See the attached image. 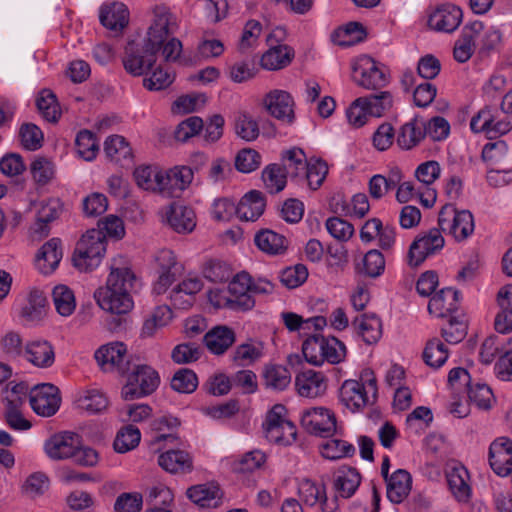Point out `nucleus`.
Masks as SVG:
<instances>
[{
    "label": "nucleus",
    "instance_id": "obj_2",
    "mask_svg": "<svg viewBox=\"0 0 512 512\" xmlns=\"http://www.w3.org/2000/svg\"><path fill=\"white\" fill-rule=\"evenodd\" d=\"M133 179L141 190L166 197H179L191 183L193 172L187 166H176L167 171L154 164H140L133 171Z\"/></svg>",
    "mask_w": 512,
    "mask_h": 512
},
{
    "label": "nucleus",
    "instance_id": "obj_1",
    "mask_svg": "<svg viewBox=\"0 0 512 512\" xmlns=\"http://www.w3.org/2000/svg\"><path fill=\"white\" fill-rule=\"evenodd\" d=\"M154 15L143 44L129 41L125 46L122 63L132 76H141L155 65L157 53L170 34L171 13L165 7H157Z\"/></svg>",
    "mask_w": 512,
    "mask_h": 512
},
{
    "label": "nucleus",
    "instance_id": "obj_37",
    "mask_svg": "<svg viewBox=\"0 0 512 512\" xmlns=\"http://www.w3.org/2000/svg\"><path fill=\"white\" fill-rule=\"evenodd\" d=\"M353 326L357 329L358 334L367 344L378 342L382 335L381 321L374 315H362L356 317Z\"/></svg>",
    "mask_w": 512,
    "mask_h": 512
},
{
    "label": "nucleus",
    "instance_id": "obj_5",
    "mask_svg": "<svg viewBox=\"0 0 512 512\" xmlns=\"http://www.w3.org/2000/svg\"><path fill=\"white\" fill-rule=\"evenodd\" d=\"M438 226L460 242L473 233L474 218L469 210H458L453 204H446L439 211Z\"/></svg>",
    "mask_w": 512,
    "mask_h": 512
},
{
    "label": "nucleus",
    "instance_id": "obj_32",
    "mask_svg": "<svg viewBox=\"0 0 512 512\" xmlns=\"http://www.w3.org/2000/svg\"><path fill=\"white\" fill-rule=\"evenodd\" d=\"M100 22L110 30L123 29L128 23V10L123 3L104 5L100 10Z\"/></svg>",
    "mask_w": 512,
    "mask_h": 512
},
{
    "label": "nucleus",
    "instance_id": "obj_6",
    "mask_svg": "<svg viewBox=\"0 0 512 512\" xmlns=\"http://www.w3.org/2000/svg\"><path fill=\"white\" fill-rule=\"evenodd\" d=\"M286 408L277 404L267 413L263 423L266 439L277 445L288 446L296 441L297 429L286 419Z\"/></svg>",
    "mask_w": 512,
    "mask_h": 512
},
{
    "label": "nucleus",
    "instance_id": "obj_40",
    "mask_svg": "<svg viewBox=\"0 0 512 512\" xmlns=\"http://www.w3.org/2000/svg\"><path fill=\"white\" fill-rule=\"evenodd\" d=\"M47 298L45 293L37 288L30 290L27 296V303L21 310V315L28 320H39L45 314Z\"/></svg>",
    "mask_w": 512,
    "mask_h": 512
},
{
    "label": "nucleus",
    "instance_id": "obj_15",
    "mask_svg": "<svg viewBox=\"0 0 512 512\" xmlns=\"http://www.w3.org/2000/svg\"><path fill=\"white\" fill-rule=\"evenodd\" d=\"M80 435L65 431L54 434L44 444L46 454L53 460L72 458L80 446Z\"/></svg>",
    "mask_w": 512,
    "mask_h": 512
},
{
    "label": "nucleus",
    "instance_id": "obj_11",
    "mask_svg": "<svg viewBox=\"0 0 512 512\" xmlns=\"http://www.w3.org/2000/svg\"><path fill=\"white\" fill-rule=\"evenodd\" d=\"M301 425L312 435L329 437L336 431V418L330 410L314 407L303 411Z\"/></svg>",
    "mask_w": 512,
    "mask_h": 512
},
{
    "label": "nucleus",
    "instance_id": "obj_22",
    "mask_svg": "<svg viewBox=\"0 0 512 512\" xmlns=\"http://www.w3.org/2000/svg\"><path fill=\"white\" fill-rule=\"evenodd\" d=\"M459 291L453 288H443L437 292L428 303V311L436 317H447L459 308Z\"/></svg>",
    "mask_w": 512,
    "mask_h": 512
},
{
    "label": "nucleus",
    "instance_id": "obj_17",
    "mask_svg": "<svg viewBox=\"0 0 512 512\" xmlns=\"http://www.w3.org/2000/svg\"><path fill=\"white\" fill-rule=\"evenodd\" d=\"M489 464L499 476L512 472V441L506 437L494 440L489 447Z\"/></svg>",
    "mask_w": 512,
    "mask_h": 512
},
{
    "label": "nucleus",
    "instance_id": "obj_55",
    "mask_svg": "<svg viewBox=\"0 0 512 512\" xmlns=\"http://www.w3.org/2000/svg\"><path fill=\"white\" fill-rule=\"evenodd\" d=\"M297 167L301 166L306 170V179L310 188L318 189L328 173L327 162H296Z\"/></svg>",
    "mask_w": 512,
    "mask_h": 512
},
{
    "label": "nucleus",
    "instance_id": "obj_63",
    "mask_svg": "<svg viewBox=\"0 0 512 512\" xmlns=\"http://www.w3.org/2000/svg\"><path fill=\"white\" fill-rule=\"evenodd\" d=\"M469 400L478 408L489 409L493 393L491 389L484 383H472L467 386Z\"/></svg>",
    "mask_w": 512,
    "mask_h": 512
},
{
    "label": "nucleus",
    "instance_id": "obj_13",
    "mask_svg": "<svg viewBox=\"0 0 512 512\" xmlns=\"http://www.w3.org/2000/svg\"><path fill=\"white\" fill-rule=\"evenodd\" d=\"M94 298L102 310L116 315L126 314L134 306L132 297L108 285L98 288Z\"/></svg>",
    "mask_w": 512,
    "mask_h": 512
},
{
    "label": "nucleus",
    "instance_id": "obj_54",
    "mask_svg": "<svg viewBox=\"0 0 512 512\" xmlns=\"http://www.w3.org/2000/svg\"><path fill=\"white\" fill-rule=\"evenodd\" d=\"M467 334V323L457 316H450L446 325L441 328V335L449 344L461 342Z\"/></svg>",
    "mask_w": 512,
    "mask_h": 512
},
{
    "label": "nucleus",
    "instance_id": "obj_23",
    "mask_svg": "<svg viewBox=\"0 0 512 512\" xmlns=\"http://www.w3.org/2000/svg\"><path fill=\"white\" fill-rule=\"evenodd\" d=\"M385 482L387 498L394 504L402 503L412 488V477L405 469H397Z\"/></svg>",
    "mask_w": 512,
    "mask_h": 512
},
{
    "label": "nucleus",
    "instance_id": "obj_20",
    "mask_svg": "<svg viewBox=\"0 0 512 512\" xmlns=\"http://www.w3.org/2000/svg\"><path fill=\"white\" fill-rule=\"evenodd\" d=\"M266 197L259 190H250L235 207L237 217L242 221H256L265 211Z\"/></svg>",
    "mask_w": 512,
    "mask_h": 512
},
{
    "label": "nucleus",
    "instance_id": "obj_38",
    "mask_svg": "<svg viewBox=\"0 0 512 512\" xmlns=\"http://www.w3.org/2000/svg\"><path fill=\"white\" fill-rule=\"evenodd\" d=\"M360 482L361 476L355 468H342L335 477L334 488L341 497L349 498L355 493Z\"/></svg>",
    "mask_w": 512,
    "mask_h": 512
},
{
    "label": "nucleus",
    "instance_id": "obj_43",
    "mask_svg": "<svg viewBox=\"0 0 512 512\" xmlns=\"http://www.w3.org/2000/svg\"><path fill=\"white\" fill-rule=\"evenodd\" d=\"M104 152L108 158L115 160H126L133 158V149L125 137L111 135L104 142Z\"/></svg>",
    "mask_w": 512,
    "mask_h": 512
},
{
    "label": "nucleus",
    "instance_id": "obj_18",
    "mask_svg": "<svg viewBox=\"0 0 512 512\" xmlns=\"http://www.w3.org/2000/svg\"><path fill=\"white\" fill-rule=\"evenodd\" d=\"M462 11L452 4L439 6L428 19V25L440 32L451 33L456 30L462 22Z\"/></svg>",
    "mask_w": 512,
    "mask_h": 512
},
{
    "label": "nucleus",
    "instance_id": "obj_58",
    "mask_svg": "<svg viewBox=\"0 0 512 512\" xmlns=\"http://www.w3.org/2000/svg\"><path fill=\"white\" fill-rule=\"evenodd\" d=\"M77 244H83L93 256L104 257L106 252L105 235L101 230L90 229L88 230Z\"/></svg>",
    "mask_w": 512,
    "mask_h": 512
},
{
    "label": "nucleus",
    "instance_id": "obj_25",
    "mask_svg": "<svg viewBox=\"0 0 512 512\" xmlns=\"http://www.w3.org/2000/svg\"><path fill=\"white\" fill-rule=\"evenodd\" d=\"M496 300L499 311L495 317V329L502 334L509 333L512 331V284L500 288Z\"/></svg>",
    "mask_w": 512,
    "mask_h": 512
},
{
    "label": "nucleus",
    "instance_id": "obj_24",
    "mask_svg": "<svg viewBox=\"0 0 512 512\" xmlns=\"http://www.w3.org/2000/svg\"><path fill=\"white\" fill-rule=\"evenodd\" d=\"M61 242L52 238L41 246L35 258V265L42 274L52 273L62 259Z\"/></svg>",
    "mask_w": 512,
    "mask_h": 512
},
{
    "label": "nucleus",
    "instance_id": "obj_49",
    "mask_svg": "<svg viewBox=\"0 0 512 512\" xmlns=\"http://www.w3.org/2000/svg\"><path fill=\"white\" fill-rule=\"evenodd\" d=\"M78 407L88 413H99L106 409L108 400L99 390L91 389L84 391L77 399Z\"/></svg>",
    "mask_w": 512,
    "mask_h": 512
},
{
    "label": "nucleus",
    "instance_id": "obj_8",
    "mask_svg": "<svg viewBox=\"0 0 512 512\" xmlns=\"http://www.w3.org/2000/svg\"><path fill=\"white\" fill-rule=\"evenodd\" d=\"M352 70L354 81L365 89H381L388 83L387 73L378 67L375 60L368 55H362L357 58L352 66Z\"/></svg>",
    "mask_w": 512,
    "mask_h": 512
},
{
    "label": "nucleus",
    "instance_id": "obj_47",
    "mask_svg": "<svg viewBox=\"0 0 512 512\" xmlns=\"http://www.w3.org/2000/svg\"><path fill=\"white\" fill-rule=\"evenodd\" d=\"M448 359V351L444 343L433 338L429 340L423 351L424 362L432 368H440Z\"/></svg>",
    "mask_w": 512,
    "mask_h": 512
},
{
    "label": "nucleus",
    "instance_id": "obj_64",
    "mask_svg": "<svg viewBox=\"0 0 512 512\" xmlns=\"http://www.w3.org/2000/svg\"><path fill=\"white\" fill-rule=\"evenodd\" d=\"M21 143L27 150H37L42 146L43 133L41 129L33 123H25L19 131Z\"/></svg>",
    "mask_w": 512,
    "mask_h": 512
},
{
    "label": "nucleus",
    "instance_id": "obj_44",
    "mask_svg": "<svg viewBox=\"0 0 512 512\" xmlns=\"http://www.w3.org/2000/svg\"><path fill=\"white\" fill-rule=\"evenodd\" d=\"M359 98L365 100L364 106L371 117H382L393 106V97L389 91Z\"/></svg>",
    "mask_w": 512,
    "mask_h": 512
},
{
    "label": "nucleus",
    "instance_id": "obj_27",
    "mask_svg": "<svg viewBox=\"0 0 512 512\" xmlns=\"http://www.w3.org/2000/svg\"><path fill=\"white\" fill-rule=\"evenodd\" d=\"M30 363L37 367H50L55 360L52 345L46 340H33L26 344L23 355Z\"/></svg>",
    "mask_w": 512,
    "mask_h": 512
},
{
    "label": "nucleus",
    "instance_id": "obj_4",
    "mask_svg": "<svg viewBox=\"0 0 512 512\" xmlns=\"http://www.w3.org/2000/svg\"><path fill=\"white\" fill-rule=\"evenodd\" d=\"M126 384L121 395L124 400H134L152 394L160 384L158 372L146 364H136L129 368Z\"/></svg>",
    "mask_w": 512,
    "mask_h": 512
},
{
    "label": "nucleus",
    "instance_id": "obj_34",
    "mask_svg": "<svg viewBox=\"0 0 512 512\" xmlns=\"http://www.w3.org/2000/svg\"><path fill=\"white\" fill-rule=\"evenodd\" d=\"M294 58V50L287 45H277L266 51L261 66L267 70H279L288 66Z\"/></svg>",
    "mask_w": 512,
    "mask_h": 512
},
{
    "label": "nucleus",
    "instance_id": "obj_33",
    "mask_svg": "<svg viewBox=\"0 0 512 512\" xmlns=\"http://www.w3.org/2000/svg\"><path fill=\"white\" fill-rule=\"evenodd\" d=\"M254 242L261 251L271 255L283 253L288 246V241L283 235L270 229H263L256 233Z\"/></svg>",
    "mask_w": 512,
    "mask_h": 512
},
{
    "label": "nucleus",
    "instance_id": "obj_31",
    "mask_svg": "<svg viewBox=\"0 0 512 512\" xmlns=\"http://www.w3.org/2000/svg\"><path fill=\"white\" fill-rule=\"evenodd\" d=\"M202 288L203 283L199 278L183 280L172 290L171 301L175 307L186 309L192 305V296L200 292Z\"/></svg>",
    "mask_w": 512,
    "mask_h": 512
},
{
    "label": "nucleus",
    "instance_id": "obj_19",
    "mask_svg": "<svg viewBox=\"0 0 512 512\" xmlns=\"http://www.w3.org/2000/svg\"><path fill=\"white\" fill-rule=\"evenodd\" d=\"M295 387L301 397L317 398L327 390L326 377L321 372L305 370L296 376Z\"/></svg>",
    "mask_w": 512,
    "mask_h": 512
},
{
    "label": "nucleus",
    "instance_id": "obj_21",
    "mask_svg": "<svg viewBox=\"0 0 512 512\" xmlns=\"http://www.w3.org/2000/svg\"><path fill=\"white\" fill-rule=\"evenodd\" d=\"M228 292L233 297L236 310L247 311L254 307L251 295V277L243 272L237 274L228 285Z\"/></svg>",
    "mask_w": 512,
    "mask_h": 512
},
{
    "label": "nucleus",
    "instance_id": "obj_48",
    "mask_svg": "<svg viewBox=\"0 0 512 512\" xmlns=\"http://www.w3.org/2000/svg\"><path fill=\"white\" fill-rule=\"evenodd\" d=\"M424 135L422 127L417 126L416 120H412L401 126L397 145L403 150H410L424 138Z\"/></svg>",
    "mask_w": 512,
    "mask_h": 512
},
{
    "label": "nucleus",
    "instance_id": "obj_45",
    "mask_svg": "<svg viewBox=\"0 0 512 512\" xmlns=\"http://www.w3.org/2000/svg\"><path fill=\"white\" fill-rule=\"evenodd\" d=\"M52 297L56 311L64 317L70 316L75 308L76 301L73 291L66 285H57L52 290Z\"/></svg>",
    "mask_w": 512,
    "mask_h": 512
},
{
    "label": "nucleus",
    "instance_id": "obj_10",
    "mask_svg": "<svg viewBox=\"0 0 512 512\" xmlns=\"http://www.w3.org/2000/svg\"><path fill=\"white\" fill-rule=\"evenodd\" d=\"M29 402L36 414L43 417H50L58 411L61 397L56 386L43 383L30 389Z\"/></svg>",
    "mask_w": 512,
    "mask_h": 512
},
{
    "label": "nucleus",
    "instance_id": "obj_28",
    "mask_svg": "<svg viewBox=\"0 0 512 512\" xmlns=\"http://www.w3.org/2000/svg\"><path fill=\"white\" fill-rule=\"evenodd\" d=\"M186 495L191 501L203 508H216L220 505L222 499V492L219 486L214 484H201L190 487Z\"/></svg>",
    "mask_w": 512,
    "mask_h": 512
},
{
    "label": "nucleus",
    "instance_id": "obj_16",
    "mask_svg": "<svg viewBox=\"0 0 512 512\" xmlns=\"http://www.w3.org/2000/svg\"><path fill=\"white\" fill-rule=\"evenodd\" d=\"M300 500L308 506L320 505L322 512H334L338 508L337 499L328 500L324 484H317L310 479L300 482L298 488Z\"/></svg>",
    "mask_w": 512,
    "mask_h": 512
},
{
    "label": "nucleus",
    "instance_id": "obj_46",
    "mask_svg": "<svg viewBox=\"0 0 512 512\" xmlns=\"http://www.w3.org/2000/svg\"><path fill=\"white\" fill-rule=\"evenodd\" d=\"M75 146L83 160H94L99 151V144L93 132L83 129L77 133Z\"/></svg>",
    "mask_w": 512,
    "mask_h": 512
},
{
    "label": "nucleus",
    "instance_id": "obj_7",
    "mask_svg": "<svg viewBox=\"0 0 512 512\" xmlns=\"http://www.w3.org/2000/svg\"><path fill=\"white\" fill-rule=\"evenodd\" d=\"M442 232L440 228H431L414 239L408 251V264L411 267L421 265L429 256L443 249L445 239Z\"/></svg>",
    "mask_w": 512,
    "mask_h": 512
},
{
    "label": "nucleus",
    "instance_id": "obj_60",
    "mask_svg": "<svg viewBox=\"0 0 512 512\" xmlns=\"http://www.w3.org/2000/svg\"><path fill=\"white\" fill-rule=\"evenodd\" d=\"M266 460V456L259 450H254L243 455L239 460L234 461L232 469L235 473H248L260 468Z\"/></svg>",
    "mask_w": 512,
    "mask_h": 512
},
{
    "label": "nucleus",
    "instance_id": "obj_12",
    "mask_svg": "<svg viewBox=\"0 0 512 512\" xmlns=\"http://www.w3.org/2000/svg\"><path fill=\"white\" fill-rule=\"evenodd\" d=\"M126 346L121 342L103 345L95 352V359L104 372L124 374L129 371Z\"/></svg>",
    "mask_w": 512,
    "mask_h": 512
},
{
    "label": "nucleus",
    "instance_id": "obj_62",
    "mask_svg": "<svg viewBox=\"0 0 512 512\" xmlns=\"http://www.w3.org/2000/svg\"><path fill=\"white\" fill-rule=\"evenodd\" d=\"M263 355V346L260 343H243L234 352V361L241 366H247L259 360Z\"/></svg>",
    "mask_w": 512,
    "mask_h": 512
},
{
    "label": "nucleus",
    "instance_id": "obj_61",
    "mask_svg": "<svg viewBox=\"0 0 512 512\" xmlns=\"http://www.w3.org/2000/svg\"><path fill=\"white\" fill-rule=\"evenodd\" d=\"M30 388L27 383L20 382L9 383L5 390V407L6 408H22L27 396H29Z\"/></svg>",
    "mask_w": 512,
    "mask_h": 512
},
{
    "label": "nucleus",
    "instance_id": "obj_41",
    "mask_svg": "<svg viewBox=\"0 0 512 512\" xmlns=\"http://www.w3.org/2000/svg\"><path fill=\"white\" fill-rule=\"evenodd\" d=\"M38 111L48 122H57L61 116L60 107L56 95L49 89H43L37 99Z\"/></svg>",
    "mask_w": 512,
    "mask_h": 512
},
{
    "label": "nucleus",
    "instance_id": "obj_42",
    "mask_svg": "<svg viewBox=\"0 0 512 512\" xmlns=\"http://www.w3.org/2000/svg\"><path fill=\"white\" fill-rule=\"evenodd\" d=\"M264 385L275 391L286 389L291 382L289 370L281 365L267 366L263 374Z\"/></svg>",
    "mask_w": 512,
    "mask_h": 512
},
{
    "label": "nucleus",
    "instance_id": "obj_50",
    "mask_svg": "<svg viewBox=\"0 0 512 512\" xmlns=\"http://www.w3.org/2000/svg\"><path fill=\"white\" fill-rule=\"evenodd\" d=\"M324 336L316 333L309 336L302 344V352L307 360L312 365L319 366L323 364V347Z\"/></svg>",
    "mask_w": 512,
    "mask_h": 512
},
{
    "label": "nucleus",
    "instance_id": "obj_14",
    "mask_svg": "<svg viewBox=\"0 0 512 512\" xmlns=\"http://www.w3.org/2000/svg\"><path fill=\"white\" fill-rule=\"evenodd\" d=\"M262 104L274 118L288 124L294 122V100L287 91L277 89L270 91L264 96Z\"/></svg>",
    "mask_w": 512,
    "mask_h": 512
},
{
    "label": "nucleus",
    "instance_id": "obj_57",
    "mask_svg": "<svg viewBox=\"0 0 512 512\" xmlns=\"http://www.w3.org/2000/svg\"><path fill=\"white\" fill-rule=\"evenodd\" d=\"M198 386L195 372L188 368L178 370L171 380V387L179 393H192Z\"/></svg>",
    "mask_w": 512,
    "mask_h": 512
},
{
    "label": "nucleus",
    "instance_id": "obj_9",
    "mask_svg": "<svg viewBox=\"0 0 512 512\" xmlns=\"http://www.w3.org/2000/svg\"><path fill=\"white\" fill-rule=\"evenodd\" d=\"M106 285L132 297V294L137 293L141 288V281L130 267L126 258L118 256L111 262Z\"/></svg>",
    "mask_w": 512,
    "mask_h": 512
},
{
    "label": "nucleus",
    "instance_id": "obj_56",
    "mask_svg": "<svg viewBox=\"0 0 512 512\" xmlns=\"http://www.w3.org/2000/svg\"><path fill=\"white\" fill-rule=\"evenodd\" d=\"M202 273L207 280L215 283L226 282L232 276L230 266L216 259L207 261L203 266Z\"/></svg>",
    "mask_w": 512,
    "mask_h": 512
},
{
    "label": "nucleus",
    "instance_id": "obj_36",
    "mask_svg": "<svg viewBox=\"0 0 512 512\" xmlns=\"http://www.w3.org/2000/svg\"><path fill=\"white\" fill-rule=\"evenodd\" d=\"M262 180L265 188L271 194L281 192L287 183V169L278 162L270 163L262 171Z\"/></svg>",
    "mask_w": 512,
    "mask_h": 512
},
{
    "label": "nucleus",
    "instance_id": "obj_59",
    "mask_svg": "<svg viewBox=\"0 0 512 512\" xmlns=\"http://www.w3.org/2000/svg\"><path fill=\"white\" fill-rule=\"evenodd\" d=\"M103 258L99 256H93L83 244H76L72 262L73 265L82 272H88L94 270L101 263Z\"/></svg>",
    "mask_w": 512,
    "mask_h": 512
},
{
    "label": "nucleus",
    "instance_id": "obj_26",
    "mask_svg": "<svg viewBox=\"0 0 512 512\" xmlns=\"http://www.w3.org/2000/svg\"><path fill=\"white\" fill-rule=\"evenodd\" d=\"M166 219L177 233H190L196 226L193 209L184 205L171 204L166 211Z\"/></svg>",
    "mask_w": 512,
    "mask_h": 512
},
{
    "label": "nucleus",
    "instance_id": "obj_53",
    "mask_svg": "<svg viewBox=\"0 0 512 512\" xmlns=\"http://www.w3.org/2000/svg\"><path fill=\"white\" fill-rule=\"evenodd\" d=\"M234 129L237 136L248 142L256 140L260 133L257 121L245 112L235 118Z\"/></svg>",
    "mask_w": 512,
    "mask_h": 512
},
{
    "label": "nucleus",
    "instance_id": "obj_39",
    "mask_svg": "<svg viewBox=\"0 0 512 512\" xmlns=\"http://www.w3.org/2000/svg\"><path fill=\"white\" fill-rule=\"evenodd\" d=\"M468 479V471L463 466L453 467L447 473L449 488L458 501H466L470 496Z\"/></svg>",
    "mask_w": 512,
    "mask_h": 512
},
{
    "label": "nucleus",
    "instance_id": "obj_29",
    "mask_svg": "<svg viewBox=\"0 0 512 512\" xmlns=\"http://www.w3.org/2000/svg\"><path fill=\"white\" fill-rule=\"evenodd\" d=\"M159 465L170 473H188L193 469V460L184 450H168L158 458Z\"/></svg>",
    "mask_w": 512,
    "mask_h": 512
},
{
    "label": "nucleus",
    "instance_id": "obj_52",
    "mask_svg": "<svg viewBox=\"0 0 512 512\" xmlns=\"http://www.w3.org/2000/svg\"><path fill=\"white\" fill-rule=\"evenodd\" d=\"M141 433L133 425L123 427L116 435L114 449L118 453H126L138 446Z\"/></svg>",
    "mask_w": 512,
    "mask_h": 512
},
{
    "label": "nucleus",
    "instance_id": "obj_3",
    "mask_svg": "<svg viewBox=\"0 0 512 512\" xmlns=\"http://www.w3.org/2000/svg\"><path fill=\"white\" fill-rule=\"evenodd\" d=\"M377 396V380L373 371L366 369L361 381L345 380L339 389L340 403L351 412H358L375 402Z\"/></svg>",
    "mask_w": 512,
    "mask_h": 512
},
{
    "label": "nucleus",
    "instance_id": "obj_35",
    "mask_svg": "<svg viewBox=\"0 0 512 512\" xmlns=\"http://www.w3.org/2000/svg\"><path fill=\"white\" fill-rule=\"evenodd\" d=\"M63 212V203L59 198L42 201L37 211L36 231L47 235V224L59 218Z\"/></svg>",
    "mask_w": 512,
    "mask_h": 512
},
{
    "label": "nucleus",
    "instance_id": "obj_51",
    "mask_svg": "<svg viewBox=\"0 0 512 512\" xmlns=\"http://www.w3.org/2000/svg\"><path fill=\"white\" fill-rule=\"evenodd\" d=\"M321 454L329 460H338L351 457L355 454V447L341 439H331L321 445Z\"/></svg>",
    "mask_w": 512,
    "mask_h": 512
},
{
    "label": "nucleus",
    "instance_id": "obj_30",
    "mask_svg": "<svg viewBox=\"0 0 512 512\" xmlns=\"http://www.w3.org/2000/svg\"><path fill=\"white\" fill-rule=\"evenodd\" d=\"M204 342L213 354L220 355L235 342V333L227 326H217L205 334Z\"/></svg>",
    "mask_w": 512,
    "mask_h": 512
}]
</instances>
